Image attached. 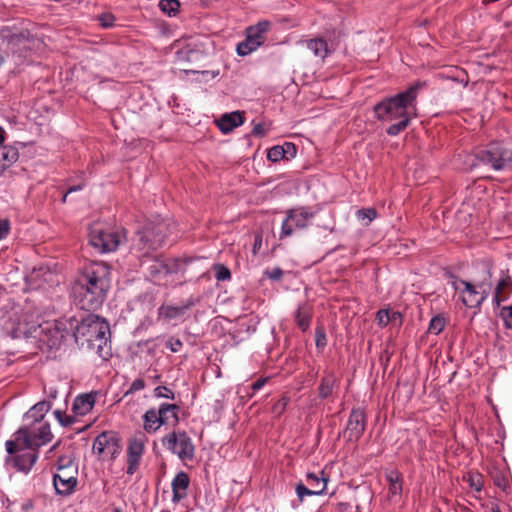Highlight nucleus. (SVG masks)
Masks as SVG:
<instances>
[{
  "label": "nucleus",
  "instance_id": "20e7f679",
  "mask_svg": "<svg viewBox=\"0 0 512 512\" xmlns=\"http://www.w3.org/2000/svg\"><path fill=\"white\" fill-rule=\"evenodd\" d=\"M52 438L53 434L48 422H24L23 426L14 433V439L6 441L5 446L7 452L12 455L24 448L38 450L48 444Z\"/></svg>",
  "mask_w": 512,
  "mask_h": 512
},
{
  "label": "nucleus",
  "instance_id": "2eb2a0df",
  "mask_svg": "<svg viewBox=\"0 0 512 512\" xmlns=\"http://www.w3.org/2000/svg\"><path fill=\"white\" fill-rule=\"evenodd\" d=\"M76 475V466H68L54 474L53 486L56 494L61 496H68L72 494L78 482Z\"/></svg>",
  "mask_w": 512,
  "mask_h": 512
},
{
  "label": "nucleus",
  "instance_id": "69168bd1",
  "mask_svg": "<svg viewBox=\"0 0 512 512\" xmlns=\"http://www.w3.org/2000/svg\"><path fill=\"white\" fill-rule=\"evenodd\" d=\"M4 141V130L0 128V143Z\"/></svg>",
  "mask_w": 512,
  "mask_h": 512
},
{
  "label": "nucleus",
  "instance_id": "a18cd8bd",
  "mask_svg": "<svg viewBox=\"0 0 512 512\" xmlns=\"http://www.w3.org/2000/svg\"><path fill=\"white\" fill-rule=\"evenodd\" d=\"M154 395L158 398L174 399V392L166 386H158L154 389Z\"/></svg>",
  "mask_w": 512,
  "mask_h": 512
},
{
  "label": "nucleus",
  "instance_id": "f704fd0d",
  "mask_svg": "<svg viewBox=\"0 0 512 512\" xmlns=\"http://www.w3.org/2000/svg\"><path fill=\"white\" fill-rule=\"evenodd\" d=\"M259 47V42L251 40L248 36L237 45L236 51L240 56H246Z\"/></svg>",
  "mask_w": 512,
  "mask_h": 512
},
{
  "label": "nucleus",
  "instance_id": "0eeeda50",
  "mask_svg": "<svg viewBox=\"0 0 512 512\" xmlns=\"http://www.w3.org/2000/svg\"><path fill=\"white\" fill-rule=\"evenodd\" d=\"M1 44L14 54L25 56L40 46V40L32 35L27 29H12L3 27L0 29Z\"/></svg>",
  "mask_w": 512,
  "mask_h": 512
},
{
  "label": "nucleus",
  "instance_id": "39448f33",
  "mask_svg": "<svg viewBox=\"0 0 512 512\" xmlns=\"http://www.w3.org/2000/svg\"><path fill=\"white\" fill-rule=\"evenodd\" d=\"M170 232V224L159 216L148 220L143 229L137 233L134 249L138 257L147 256L158 249Z\"/></svg>",
  "mask_w": 512,
  "mask_h": 512
},
{
  "label": "nucleus",
  "instance_id": "0e129e2a",
  "mask_svg": "<svg viewBox=\"0 0 512 512\" xmlns=\"http://www.w3.org/2000/svg\"><path fill=\"white\" fill-rule=\"evenodd\" d=\"M82 187L80 185H77V186H72L68 189V191L66 192V194L63 196V202L66 201V198H67V195L69 193H72V192H75V191H78L80 190Z\"/></svg>",
  "mask_w": 512,
  "mask_h": 512
},
{
  "label": "nucleus",
  "instance_id": "b1692460",
  "mask_svg": "<svg viewBox=\"0 0 512 512\" xmlns=\"http://www.w3.org/2000/svg\"><path fill=\"white\" fill-rule=\"evenodd\" d=\"M96 393H85L78 395L72 405V410L76 415L84 416L92 411L95 405Z\"/></svg>",
  "mask_w": 512,
  "mask_h": 512
},
{
  "label": "nucleus",
  "instance_id": "ddd939ff",
  "mask_svg": "<svg viewBox=\"0 0 512 512\" xmlns=\"http://www.w3.org/2000/svg\"><path fill=\"white\" fill-rule=\"evenodd\" d=\"M450 284L461 294V300L466 307L475 308L480 306L487 298L480 293V290L473 282H468L451 276Z\"/></svg>",
  "mask_w": 512,
  "mask_h": 512
},
{
  "label": "nucleus",
  "instance_id": "c756f323",
  "mask_svg": "<svg viewBox=\"0 0 512 512\" xmlns=\"http://www.w3.org/2000/svg\"><path fill=\"white\" fill-rule=\"evenodd\" d=\"M19 158L18 149L13 146H0V174Z\"/></svg>",
  "mask_w": 512,
  "mask_h": 512
},
{
  "label": "nucleus",
  "instance_id": "c03bdc74",
  "mask_svg": "<svg viewBox=\"0 0 512 512\" xmlns=\"http://www.w3.org/2000/svg\"><path fill=\"white\" fill-rule=\"evenodd\" d=\"M215 278L218 280V281H225V280H229L231 278V273H230V270L222 265V264H217L215 265Z\"/></svg>",
  "mask_w": 512,
  "mask_h": 512
},
{
  "label": "nucleus",
  "instance_id": "f8f14e48",
  "mask_svg": "<svg viewBox=\"0 0 512 512\" xmlns=\"http://www.w3.org/2000/svg\"><path fill=\"white\" fill-rule=\"evenodd\" d=\"M93 452L102 460H114L121 451L119 438L112 432H102L93 442Z\"/></svg>",
  "mask_w": 512,
  "mask_h": 512
},
{
  "label": "nucleus",
  "instance_id": "dca6fc26",
  "mask_svg": "<svg viewBox=\"0 0 512 512\" xmlns=\"http://www.w3.org/2000/svg\"><path fill=\"white\" fill-rule=\"evenodd\" d=\"M366 427V415L363 409H352L346 428L343 432V437L350 442L358 441L363 435Z\"/></svg>",
  "mask_w": 512,
  "mask_h": 512
},
{
  "label": "nucleus",
  "instance_id": "49530a36",
  "mask_svg": "<svg viewBox=\"0 0 512 512\" xmlns=\"http://www.w3.org/2000/svg\"><path fill=\"white\" fill-rule=\"evenodd\" d=\"M289 399L285 396L281 397L273 406L272 412L276 416H280L286 409Z\"/></svg>",
  "mask_w": 512,
  "mask_h": 512
},
{
  "label": "nucleus",
  "instance_id": "3c124183",
  "mask_svg": "<svg viewBox=\"0 0 512 512\" xmlns=\"http://www.w3.org/2000/svg\"><path fill=\"white\" fill-rule=\"evenodd\" d=\"M246 36H248L251 40L255 41L256 43L259 42V46L264 42L265 37L263 34H260L259 32L252 31V26L247 28Z\"/></svg>",
  "mask_w": 512,
  "mask_h": 512
},
{
  "label": "nucleus",
  "instance_id": "6e6d98bb",
  "mask_svg": "<svg viewBox=\"0 0 512 512\" xmlns=\"http://www.w3.org/2000/svg\"><path fill=\"white\" fill-rule=\"evenodd\" d=\"M99 21L101 26H103L104 28H109L113 26L114 17L110 14H104L99 17Z\"/></svg>",
  "mask_w": 512,
  "mask_h": 512
},
{
  "label": "nucleus",
  "instance_id": "393cba45",
  "mask_svg": "<svg viewBox=\"0 0 512 512\" xmlns=\"http://www.w3.org/2000/svg\"><path fill=\"white\" fill-rule=\"evenodd\" d=\"M50 409L51 403L49 401H40L24 414V422H47L45 416Z\"/></svg>",
  "mask_w": 512,
  "mask_h": 512
},
{
  "label": "nucleus",
  "instance_id": "9b49d317",
  "mask_svg": "<svg viewBox=\"0 0 512 512\" xmlns=\"http://www.w3.org/2000/svg\"><path fill=\"white\" fill-rule=\"evenodd\" d=\"M313 217L314 213L304 207L287 211L282 222L280 239L291 236L295 230L306 228Z\"/></svg>",
  "mask_w": 512,
  "mask_h": 512
},
{
  "label": "nucleus",
  "instance_id": "603ef678",
  "mask_svg": "<svg viewBox=\"0 0 512 512\" xmlns=\"http://www.w3.org/2000/svg\"><path fill=\"white\" fill-rule=\"evenodd\" d=\"M270 28V23L268 21H260L256 25L252 26V31L259 32L260 34L265 35Z\"/></svg>",
  "mask_w": 512,
  "mask_h": 512
},
{
  "label": "nucleus",
  "instance_id": "9d476101",
  "mask_svg": "<svg viewBox=\"0 0 512 512\" xmlns=\"http://www.w3.org/2000/svg\"><path fill=\"white\" fill-rule=\"evenodd\" d=\"M162 445L181 460H191L195 454V447L191 438L185 431H173L162 438Z\"/></svg>",
  "mask_w": 512,
  "mask_h": 512
},
{
  "label": "nucleus",
  "instance_id": "bf43d9fd",
  "mask_svg": "<svg viewBox=\"0 0 512 512\" xmlns=\"http://www.w3.org/2000/svg\"><path fill=\"white\" fill-rule=\"evenodd\" d=\"M266 383V379L262 378V379H258L256 380L253 384H252V389L253 391H258L260 390Z\"/></svg>",
  "mask_w": 512,
  "mask_h": 512
},
{
  "label": "nucleus",
  "instance_id": "774afa93",
  "mask_svg": "<svg viewBox=\"0 0 512 512\" xmlns=\"http://www.w3.org/2000/svg\"><path fill=\"white\" fill-rule=\"evenodd\" d=\"M113 512H122L119 508L113 510Z\"/></svg>",
  "mask_w": 512,
  "mask_h": 512
},
{
  "label": "nucleus",
  "instance_id": "7c9ffc66",
  "mask_svg": "<svg viewBox=\"0 0 512 512\" xmlns=\"http://www.w3.org/2000/svg\"><path fill=\"white\" fill-rule=\"evenodd\" d=\"M144 429L148 433H155L163 424L156 409H149L143 416Z\"/></svg>",
  "mask_w": 512,
  "mask_h": 512
},
{
  "label": "nucleus",
  "instance_id": "13d9d810",
  "mask_svg": "<svg viewBox=\"0 0 512 512\" xmlns=\"http://www.w3.org/2000/svg\"><path fill=\"white\" fill-rule=\"evenodd\" d=\"M252 134L256 137H263L266 135V130L262 123H258L253 127Z\"/></svg>",
  "mask_w": 512,
  "mask_h": 512
},
{
  "label": "nucleus",
  "instance_id": "a211bd4d",
  "mask_svg": "<svg viewBox=\"0 0 512 512\" xmlns=\"http://www.w3.org/2000/svg\"><path fill=\"white\" fill-rule=\"evenodd\" d=\"M493 292V303L497 306L505 301L512 292V279L508 270H501Z\"/></svg>",
  "mask_w": 512,
  "mask_h": 512
},
{
  "label": "nucleus",
  "instance_id": "e2e57ef3",
  "mask_svg": "<svg viewBox=\"0 0 512 512\" xmlns=\"http://www.w3.org/2000/svg\"><path fill=\"white\" fill-rule=\"evenodd\" d=\"M400 322L401 321V314L399 312H390V322Z\"/></svg>",
  "mask_w": 512,
  "mask_h": 512
},
{
  "label": "nucleus",
  "instance_id": "37998d69",
  "mask_svg": "<svg viewBox=\"0 0 512 512\" xmlns=\"http://www.w3.org/2000/svg\"><path fill=\"white\" fill-rule=\"evenodd\" d=\"M500 317L504 322L505 328L512 329V305L502 307Z\"/></svg>",
  "mask_w": 512,
  "mask_h": 512
},
{
  "label": "nucleus",
  "instance_id": "a19ab883",
  "mask_svg": "<svg viewBox=\"0 0 512 512\" xmlns=\"http://www.w3.org/2000/svg\"><path fill=\"white\" fill-rule=\"evenodd\" d=\"M295 491H296L297 498H298V503L296 506L300 505L304 501V498L306 496L315 495V491H313L310 487H308L307 485H305L303 483H298L296 485Z\"/></svg>",
  "mask_w": 512,
  "mask_h": 512
},
{
  "label": "nucleus",
  "instance_id": "423d86ee",
  "mask_svg": "<svg viewBox=\"0 0 512 512\" xmlns=\"http://www.w3.org/2000/svg\"><path fill=\"white\" fill-rule=\"evenodd\" d=\"M478 157L484 165L496 171L509 168L512 164V137L491 142Z\"/></svg>",
  "mask_w": 512,
  "mask_h": 512
},
{
  "label": "nucleus",
  "instance_id": "338daca9",
  "mask_svg": "<svg viewBox=\"0 0 512 512\" xmlns=\"http://www.w3.org/2000/svg\"><path fill=\"white\" fill-rule=\"evenodd\" d=\"M492 512H500V510H499V508H498V507H496V508H493V509H492Z\"/></svg>",
  "mask_w": 512,
  "mask_h": 512
},
{
  "label": "nucleus",
  "instance_id": "09e8293b",
  "mask_svg": "<svg viewBox=\"0 0 512 512\" xmlns=\"http://www.w3.org/2000/svg\"><path fill=\"white\" fill-rule=\"evenodd\" d=\"M182 345L183 344L180 339H176L173 337L169 338L165 343L166 348H168L171 352L174 353L180 351Z\"/></svg>",
  "mask_w": 512,
  "mask_h": 512
},
{
  "label": "nucleus",
  "instance_id": "4d7b16f0",
  "mask_svg": "<svg viewBox=\"0 0 512 512\" xmlns=\"http://www.w3.org/2000/svg\"><path fill=\"white\" fill-rule=\"evenodd\" d=\"M10 230V224L8 220H0V240L4 239Z\"/></svg>",
  "mask_w": 512,
  "mask_h": 512
},
{
  "label": "nucleus",
  "instance_id": "8fccbe9b",
  "mask_svg": "<svg viewBox=\"0 0 512 512\" xmlns=\"http://www.w3.org/2000/svg\"><path fill=\"white\" fill-rule=\"evenodd\" d=\"M144 388H145V381L141 378H137L131 383L130 388L128 389L126 394L134 393V392L140 391Z\"/></svg>",
  "mask_w": 512,
  "mask_h": 512
},
{
  "label": "nucleus",
  "instance_id": "f03ea898",
  "mask_svg": "<svg viewBox=\"0 0 512 512\" xmlns=\"http://www.w3.org/2000/svg\"><path fill=\"white\" fill-rule=\"evenodd\" d=\"M71 333L78 345L95 350L99 357L108 359L111 355L109 323L94 314L87 315L81 321L73 318Z\"/></svg>",
  "mask_w": 512,
  "mask_h": 512
},
{
  "label": "nucleus",
  "instance_id": "473e14b6",
  "mask_svg": "<svg viewBox=\"0 0 512 512\" xmlns=\"http://www.w3.org/2000/svg\"><path fill=\"white\" fill-rule=\"evenodd\" d=\"M336 378L334 375L330 374L321 379V383L319 386V397L321 399H326L332 395V392L336 386Z\"/></svg>",
  "mask_w": 512,
  "mask_h": 512
},
{
  "label": "nucleus",
  "instance_id": "c85d7f7f",
  "mask_svg": "<svg viewBox=\"0 0 512 512\" xmlns=\"http://www.w3.org/2000/svg\"><path fill=\"white\" fill-rule=\"evenodd\" d=\"M305 480L306 485L315 491V495H322L325 492L328 479L324 476V472L308 473Z\"/></svg>",
  "mask_w": 512,
  "mask_h": 512
},
{
  "label": "nucleus",
  "instance_id": "412c9836",
  "mask_svg": "<svg viewBox=\"0 0 512 512\" xmlns=\"http://www.w3.org/2000/svg\"><path fill=\"white\" fill-rule=\"evenodd\" d=\"M13 454H15L13 457L14 466L23 472L30 471L38 459V450L33 448H24Z\"/></svg>",
  "mask_w": 512,
  "mask_h": 512
},
{
  "label": "nucleus",
  "instance_id": "680f3d73",
  "mask_svg": "<svg viewBox=\"0 0 512 512\" xmlns=\"http://www.w3.org/2000/svg\"><path fill=\"white\" fill-rule=\"evenodd\" d=\"M283 146H284V148L286 150V154L287 153H291L292 155L295 154L296 149H295V145L293 143H288L287 142Z\"/></svg>",
  "mask_w": 512,
  "mask_h": 512
},
{
  "label": "nucleus",
  "instance_id": "6e6552de",
  "mask_svg": "<svg viewBox=\"0 0 512 512\" xmlns=\"http://www.w3.org/2000/svg\"><path fill=\"white\" fill-rule=\"evenodd\" d=\"M89 243L100 253L115 251L121 243L118 232L100 222H95L89 227Z\"/></svg>",
  "mask_w": 512,
  "mask_h": 512
},
{
  "label": "nucleus",
  "instance_id": "052dcab7",
  "mask_svg": "<svg viewBox=\"0 0 512 512\" xmlns=\"http://www.w3.org/2000/svg\"><path fill=\"white\" fill-rule=\"evenodd\" d=\"M325 334L317 331L316 333V345L319 347L325 344Z\"/></svg>",
  "mask_w": 512,
  "mask_h": 512
},
{
  "label": "nucleus",
  "instance_id": "f257e3e1",
  "mask_svg": "<svg viewBox=\"0 0 512 512\" xmlns=\"http://www.w3.org/2000/svg\"><path fill=\"white\" fill-rule=\"evenodd\" d=\"M110 288V269L103 262L86 265L72 285L75 302L83 310H97Z\"/></svg>",
  "mask_w": 512,
  "mask_h": 512
},
{
  "label": "nucleus",
  "instance_id": "864d4df0",
  "mask_svg": "<svg viewBox=\"0 0 512 512\" xmlns=\"http://www.w3.org/2000/svg\"><path fill=\"white\" fill-rule=\"evenodd\" d=\"M265 274H266V276H267L269 279H271V280H276V281H277V280H280V279L282 278V276H283V271H282L280 268L275 267V268H273V269H271V270H267V271L265 272Z\"/></svg>",
  "mask_w": 512,
  "mask_h": 512
},
{
  "label": "nucleus",
  "instance_id": "aec40b11",
  "mask_svg": "<svg viewBox=\"0 0 512 512\" xmlns=\"http://www.w3.org/2000/svg\"><path fill=\"white\" fill-rule=\"evenodd\" d=\"M197 299L190 297L181 306L162 305L158 309V315L165 320H172L182 317L186 311L196 305Z\"/></svg>",
  "mask_w": 512,
  "mask_h": 512
},
{
  "label": "nucleus",
  "instance_id": "f3484780",
  "mask_svg": "<svg viewBox=\"0 0 512 512\" xmlns=\"http://www.w3.org/2000/svg\"><path fill=\"white\" fill-rule=\"evenodd\" d=\"M175 261H164L161 259H154L148 267V272L151 280L154 283L161 284L166 282V278L175 272Z\"/></svg>",
  "mask_w": 512,
  "mask_h": 512
},
{
  "label": "nucleus",
  "instance_id": "4c0bfd02",
  "mask_svg": "<svg viewBox=\"0 0 512 512\" xmlns=\"http://www.w3.org/2000/svg\"><path fill=\"white\" fill-rule=\"evenodd\" d=\"M286 150L284 146L276 145L271 147L267 152V159L271 162H278L285 158Z\"/></svg>",
  "mask_w": 512,
  "mask_h": 512
},
{
  "label": "nucleus",
  "instance_id": "bb28decb",
  "mask_svg": "<svg viewBox=\"0 0 512 512\" xmlns=\"http://www.w3.org/2000/svg\"><path fill=\"white\" fill-rule=\"evenodd\" d=\"M163 425L177 424L179 421V406L176 404L162 403L157 409Z\"/></svg>",
  "mask_w": 512,
  "mask_h": 512
},
{
  "label": "nucleus",
  "instance_id": "a878e982",
  "mask_svg": "<svg viewBox=\"0 0 512 512\" xmlns=\"http://www.w3.org/2000/svg\"><path fill=\"white\" fill-rule=\"evenodd\" d=\"M1 324L7 334L13 338L19 337L20 334L25 333L22 329V324L19 320L18 312L11 311L2 317Z\"/></svg>",
  "mask_w": 512,
  "mask_h": 512
},
{
  "label": "nucleus",
  "instance_id": "79ce46f5",
  "mask_svg": "<svg viewBox=\"0 0 512 512\" xmlns=\"http://www.w3.org/2000/svg\"><path fill=\"white\" fill-rule=\"evenodd\" d=\"M53 414L57 421L64 427L71 426L76 421L74 416L67 415L61 410H55Z\"/></svg>",
  "mask_w": 512,
  "mask_h": 512
},
{
  "label": "nucleus",
  "instance_id": "7ed1b4c3",
  "mask_svg": "<svg viewBox=\"0 0 512 512\" xmlns=\"http://www.w3.org/2000/svg\"><path fill=\"white\" fill-rule=\"evenodd\" d=\"M426 87V82L417 81L405 91L385 98L374 106L375 116L379 121L391 122L397 119L417 116L416 100L419 91Z\"/></svg>",
  "mask_w": 512,
  "mask_h": 512
},
{
  "label": "nucleus",
  "instance_id": "e433bc0d",
  "mask_svg": "<svg viewBox=\"0 0 512 512\" xmlns=\"http://www.w3.org/2000/svg\"><path fill=\"white\" fill-rule=\"evenodd\" d=\"M445 325V318L441 315H436L431 319L429 323L428 332L434 335H438L444 330Z\"/></svg>",
  "mask_w": 512,
  "mask_h": 512
},
{
  "label": "nucleus",
  "instance_id": "5fc2aeb1",
  "mask_svg": "<svg viewBox=\"0 0 512 512\" xmlns=\"http://www.w3.org/2000/svg\"><path fill=\"white\" fill-rule=\"evenodd\" d=\"M58 465V471H61V469H64L68 466H75L73 463V460L69 456H61L59 457L57 461Z\"/></svg>",
  "mask_w": 512,
  "mask_h": 512
},
{
  "label": "nucleus",
  "instance_id": "ea45409f",
  "mask_svg": "<svg viewBox=\"0 0 512 512\" xmlns=\"http://www.w3.org/2000/svg\"><path fill=\"white\" fill-rule=\"evenodd\" d=\"M179 6L180 3L178 0H161L159 3L160 9L170 16L178 11Z\"/></svg>",
  "mask_w": 512,
  "mask_h": 512
},
{
  "label": "nucleus",
  "instance_id": "5701e85b",
  "mask_svg": "<svg viewBox=\"0 0 512 512\" xmlns=\"http://www.w3.org/2000/svg\"><path fill=\"white\" fill-rule=\"evenodd\" d=\"M244 123L243 113L234 111L223 114L216 120L217 127L223 133H229Z\"/></svg>",
  "mask_w": 512,
  "mask_h": 512
},
{
  "label": "nucleus",
  "instance_id": "4be33fe9",
  "mask_svg": "<svg viewBox=\"0 0 512 512\" xmlns=\"http://www.w3.org/2000/svg\"><path fill=\"white\" fill-rule=\"evenodd\" d=\"M189 477L185 472H179L173 478L172 487V503L177 504L187 497V490L189 487Z\"/></svg>",
  "mask_w": 512,
  "mask_h": 512
},
{
  "label": "nucleus",
  "instance_id": "6ab92c4d",
  "mask_svg": "<svg viewBox=\"0 0 512 512\" xmlns=\"http://www.w3.org/2000/svg\"><path fill=\"white\" fill-rule=\"evenodd\" d=\"M297 44L309 50L320 62H323L331 53L328 43L324 38L303 39L299 40Z\"/></svg>",
  "mask_w": 512,
  "mask_h": 512
},
{
  "label": "nucleus",
  "instance_id": "58836bf2",
  "mask_svg": "<svg viewBox=\"0 0 512 512\" xmlns=\"http://www.w3.org/2000/svg\"><path fill=\"white\" fill-rule=\"evenodd\" d=\"M356 216L358 220H366L365 225H368L377 217V211L374 208H363L357 211Z\"/></svg>",
  "mask_w": 512,
  "mask_h": 512
},
{
  "label": "nucleus",
  "instance_id": "de8ad7c7",
  "mask_svg": "<svg viewBox=\"0 0 512 512\" xmlns=\"http://www.w3.org/2000/svg\"><path fill=\"white\" fill-rule=\"evenodd\" d=\"M376 320L381 327H385L390 323V311L381 309L376 314Z\"/></svg>",
  "mask_w": 512,
  "mask_h": 512
},
{
  "label": "nucleus",
  "instance_id": "c9c22d12",
  "mask_svg": "<svg viewBox=\"0 0 512 512\" xmlns=\"http://www.w3.org/2000/svg\"><path fill=\"white\" fill-rule=\"evenodd\" d=\"M412 118L413 117L406 116V118L397 119L398 122L390 125L387 128V130H386L387 134L390 136L398 135L401 131H403L404 129H406L408 127Z\"/></svg>",
  "mask_w": 512,
  "mask_h": 512
},
{
  "label": "nucleus",
  "instance_id": "cd10ccee",
  "mask_svg": "<svg viewBox=\"0 0 512 512\" xmlns=\"http://www.w3.org/2000/svg\"><path fill=\"white\" fill-rule=\"evenodd\" d=\"M386 479L389 483L388 494L391 499L399 498L402 493V476L397 470H390L386 473Z\"/></svg>",
  "mask_w": 512,
  "mask_h": 512
},
{
  "label": "nucleus",
  "instance_id": "72a5a7b5",
  "mask_svg": "<svg viewBox=\"0 0 512 512\" xmlns=\"http://www.w3.org/2000/svg\"><path fill=\"white\" fill-rule=\"evenodd\" d=\"M478 290H480V293L484 295L486 298L492 293L493 291V282H492V275L489 270H486L484 273V276L481 280H477L473 282Z\"/></svg>",
  "mask_w": 512,
  "mask_h": 512
},
{
  "label": "nucleus",
  "instance_id": "2f4dec72",
  "mask_svg": "<svg viewBox=\"0 0 512 512\" xmlns=\"http://www.w3.org/2000/svg\"><path fill=\"white\" fill-rule=\"evenodd\" d=\"M295 321L302 331L309 329L311 323V311L306 304L298 306Z\"/></svg>",
  "mask_w": 512,
  "mask_h": 512
},
{
  "label": "nucleus",
  "instance_id": "1a4fd4ad",
  "mask_svg": "<svg viewBox=\"0 0 512 512\" xmlns=\"http://www.w3.org/2000/svg\"><path fill=\"white\" fill-rule=\"evenodd\" d=\"M71 330H73V318H64L39 325L37 337L49 348H55L62 343Z\"/></svg>",
  "mask_w": 512,
  "mask_h": 512
},
{
  "label": "nucleus",
  "instance_id": "4468645a",
  "mask_svg": "<svg viewBox=\"0 0 512 512\" xmlns=\"http://www.w3.org/2000/svg\"><path fill=\"white\" fill-rule=\"evenodd\" d=\"M148 439L142 432L135 434L129 439L127 447V470L128 475H133L139 468L145 445Z\"/></svg>",
  "mask_w": 512,
  "mask_h": 512
}]
</instances>
